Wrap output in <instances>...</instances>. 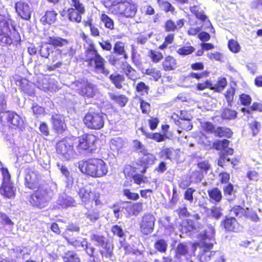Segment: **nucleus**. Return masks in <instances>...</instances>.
<instances>
[{"label": "nucleus", "instance_id": "1", "mask_svg": "<svg viewBox=\"0 0 262 262\" xmlns=\"http://www.w3.org/2000/svg\"><path fill=\"white\" fill-rule=\"evenodd\" d=\"M108 13L120 18L132 19L138 12V6L132 0H102Z\"/></svg>", "mask_w": 262, "mask_h": 262}, {"label": "nucleus", "instance_id": "2", "mask_svg": "<svg viewBox=\"0 0 262 262\" xmlns=\"http://www.w3.org/2000/svg\"><path fill=\"white\" fill-rule=\"evenodd\" d=\"M83 62L86 67L94 73L107 76L110 70L106 67V61L105 58L99 53L93 42L89 43L88 47L84 52Z\"/></svg>", "mask_w": 262, "mask_h": 262}, {"label": "nucleus", "instance_id": "3", "mask_svg": "<svg viewBox=\"0 0 262 262\" xmlns=\"http://www.w3.org/2000/svg\"><path fill=\"white\" fill-rule=\"evenodd\" d=\"M80 169L83 173L93 178L102 177L108 172L106 163L98 158H90L82 161Z\"/></svg>", "mask_w": 262, "mask_h": 262}, {"label": "nucleus", "instance_id": "4", "mask_svg": "<svg viewBox=\"0 0 262 262\" xmlns=\"http://www.w3.org/2000/svg\"><path fill=\"white\" fill-rule=\"evenodd\" d=\"M25 126V120L16 112L10 110L0 112V130L2 132L7 128L23 131Z\"/></svg>", "mask_w": 262, "mask_h": 262}, {"label": "nucleus", "instance_id": "5", "mask_svg": "<svg viewBox=\"0 0 262 262\" xmlns=\"http://www.w3.org/2000/svg\"><path fill=\"white\" fill-rule=\"evenodd\" d=\"M12 20L10 16L6 17L0 14V24H3L4 28H0V44L10 46L11 44L17 45L20 44L21 39L18 33H11L10 25Z\"/></svg>", "mask_w": 262, "mask_h": 262}, {"label": "nucleus", "instance_id": "6", "mask_svg": "<svg viewBox=\"0 0 262 262\" xmlns=\"http://www.w3.org/2000/svg\"><path fill=\"white\" fill-rule=\"evenodd\" d=\"M73 137H65L58 140L55 144L56 154L63 160H70L76 155Z\"/></svg>", "mask_w": 262, "mask_h": 262}, {"label": "nucleus", "instance_id": "7", "mask_svg": "<svg viewBox=\"0 0 262 262\" xmlns=\"http://www.w3.org/2000/svg\"><path fill=\"white\" fill-rule=\"evenodd\" d=\"M142 154L143 156L140 157L136 162L137 167L130 164L125 166L123 173L125 176H129L131 172H136L137 169L142 174H145L147 169L155 164L156 157L153 154L147 151Z\"/></svg>", "mask_w": 262, "mask_h": 262}, {"label": "nucleus", "instance_id": "8", "mask_svg": "<svg viewBox=\"0 0 262 262\" xmlns=\"http://www.w3.org/2000/svg\"><path fill=\"white\" fill-rule=\"evenodd\" d=\"M85 126L91 130H100L104 127L105 118L101 111L90 108L82 119Z\"/></svg>", "mask_w": 262, "mask_h": 262}, {"label": "nucleus", "instance_id": "9", "mask_svg": "<svg viewBox=\"0 0 262 262\" xmlns=\"http://www.w3.org/2000/svg\"><path fill=\"white\" fill-rule=\"evenodd\" d=\"M91 241L99 247V252L102 258H111L114 256V245L101 234L94 233L91 235Z\"/></svg>", "mask_w": 262, "mask_h": 262}, {"label": "nucleus", "instance_id": "10", "mask_svg": "<svg viewBox=\"0 0 262 262\" xmlns=\"http://www.w3.org/2000/svg\"><path fill=\"white\" fill-rule=\"evenodd\" d=\"M74 139L77 140L76 148L78 152H92L96 149V143L98 138L92 133H84Z\"/></svg>", "mask_w": 262, "mask_h": 262}, {"label": "nucleus", "instance_id": "11", "mask_svg": "<svg viewBox=\"0 0 262 262\" xmlns=\"http://www.w3.org/2000/svg\"><path fill=\"white\" fill-rule=\"evenodd\" d=\"M78 194L82 204L86 209L92 208L93 202L95 206L102 205L101 193L98 191H92L85 187H81L79 189Z\"/></svg>", "mask_w": 262, "mask_h": 262}, {"label": "nucleus", "instance_id": "12", "mask_svg": "<svg viewBox=\"0 0 262 262\" xmlns=\"http://www.w3.org/2000/svg\"><path fill=\"white\" fill-rule=\"evenodd\" d=\"M49 201V192L45 187H39L30 194L28 199L29 204L33 208L39 209L47 207Z\"/></svg>", "mask_w": 262, "mask_h": 262}, {"label": "nucleus", "instance_id": "13", "mask_svg": "<svg viewBox=\"0 0 262 262\" xmlns=\"http://www.w3.org/2000/svg\"><path fill=\"white\" fill-rule=\"evenodd\" d=\"M39 52L41 56L45 58H48L50 53H53L51 56V60L52 62L55 63V64L47 66V70L49 71H54L56 69L60 68L63 63L62 61V56L63 55L67 54L66 53L63 52L64 49L60 50L57 49L53 52L49 47H41Z\"/></svg>", "mask_w": 262, "mask_h": 262}, {"label": "nucleus", "instance_id": "14", "mask_svg": "<svg viewBox=\"0 0 262 262\" xmlns=\"http://www.w3.org/2000/svg\"><path fill=\"white\" fill-rule=\"evenodd\" d=\"M3 181L0 187V194L5 198L12 199L16 195V188L11 182V176L7 168L2 167Z\"/></svg>", "mask_w": 262, "mask_h": 262}, {"label": "nucleus", "instance_id": "15", "mask_svg": "<svg viewBox=\"0 0 262 262\" xmlns=\"http://www.w3.org/2000/svg\"><path fill=\"white\" fill-rule=\"evenodd\" d=\"M71 7L67 10V17L72 23H80L82 19V15L85 12L84 5L80 0H69Z\"/></svg>", "mask_w": 262, "mask_h": 262}, {"label": "nucleus", "instance_id": "16", "mask_svg": "<svg viewBox=\"0 0 262 262\" xmlns=\"http://www.w3.org/2000/svg\"><path fill=\"white\" fill-rule=\"evenodd\" d=\"M213 244L203 242L201 246L202 250L199 254L198 258L201 262H224L220 253L216 251H211L213 249Z\"/></svg>", "mask_w": 262, "mask_h": 262}, {"label": "nucleus", "instance_id": "17", "mask_svg": "<svg viewBox=\"0 0 262 262\" xmlns=\"http://www.w3.org/2000/svg\"><path fill=\"white\" fill-rule=\"evenodd\" d=\"M202 128L207 134H213L216 137L230 138L233 135L231 129L224 126L216 127L211 122L205 121L202 125Z\"/></svg>", "mask_w": 262, "mask_h": 262}, {"label": "nucleus", "instance_id": "18", "mask_svg": "<svg viewBox=\"0 0 262 262\" xmlns=\"http://www.w3.org/2000/svg\"><path fill=\"white\" fill-rule=\"evenodd\" d=\"M229 212L238 219L244 217L253 222H257L259 220L256 211H249L248 208L245 209L239 205H234L229 210Z\"/></svg>", "mask_w": 262, "mask_h": 262}, {"label": "nucleus", "instance_id": "19", "mask_svg": "<svg viewBox=\"0 0 262 262\" xmlns=\"http://www.w3.org/2000/svg\"><path fill=\"white\" fill-rule=\"evenodd\" d=\"M77 86L78 94L84 98H93L96 95V86L87 80L78 82Z\"/></svg>", "mask_w": 262, "mask_h": 262}, {"label": "nucleus", "instance_id": "20", "mask_svg": "<svg viewBox=\"0 0 262 262\" xmlns=\"http://www.w3.org/2000/svg\"><path fill=\"white\" fill-rule=\"evenodd\" d=\"M221 226L227 232L237 233L240 231L242 226L234 216L225 215L221 222Z\"/></svg>", "mask_w": 262, "mask_h": 262}, {"label": "nucleus", "instance_id": "21", "mask_svg": "<svg viewBox=\"0 0 262 262\" xmlns=\"http://www.w3.org/2000/svg\"><path fill=\"white\" fill-rule=\"evenodd\" d=\"M156 219L150 213L145 214L142 217L140 223V229L144 235H148L151 233L155 227Z\"/></svg>", "mask_w": 262, "mask_h": 262}, {"label": "nucleus", "instance_id": "22", "mask_svg": "<svg viewBox=\"0 0 262 262\" xmlns=\"http://www.w3.org/2000/svg\"><path fill=\"white\" fill-rule=\"evenodd\" d=\"M40 177L34 171L29 170L25 174L24 184L26 188L34 190L39 187H44L39 183Z\"/></svg>", "mask_w": 262, "mask_h": 262}, {"label": "nucleus", "instance_id": "23", "mask_svg": "<svg viewBox=\"0 0 262 262\" xmlns=\"http://www.w3.org/2000/svg\"><path fill=\"white\" fill-rule=\"evenodd\" d=\"M190 68L192 71H200L201 72H191L189 73L188 77L191 79H194L197 80H201L207 77L209 72L206 70L204 71V65L202 62H195L190 64Z\"/></svg>", "mask_w": 262, "mask_h": 262}, {"label": "nucleus", "instance_id": "24", "mask_svg": "<svg viewBox=\"0 0 262 262\" xmlns=\"http://www.w3.org/2000/svg\"><path fill=\"white\" fill-rule=\"evenodd\" d=\"M52 129L57 134H62L67 129V126L63 117L59 114L52 115L51 118Z\"/></svg>", "mask_w": 262, "mask_h": 262}, {"label": "nucleus", "instance_id": "25", "mask_svg": "<svg viewBox=\"0 0 262 262\" xmlns=\"http://www.w3.org/2000/svg\"><path fill=\"white\" fill-rule=\"evenodd\" d=\"M122 72L127 79L133 81V84L140 79V74L127 61L122 62L120 64Z\"/></svg>", "mask_w": 262, "mask_h": 262}, {"label": "nucleus", "instance_id": "26", "mask_svg": "<svg viewBox=\"0 0 262 262\" xmlns=\"http://www.w3.org/2000/svg\"><path fill=\"white\" fill-rule=\"evenodd\" d=\"M14 7L17 15L22 19H30L31 16V11L28 3L20 0L15 3Z\"/></svg>", "mask_w": 262, "mask_h": 262}, {"label": "nucleus", "instance_id": "27", "mask_svg": "<svg viewBox=\"0 0 262 262\" xmlns=\"http://www.w3.org/2000/svg\"><path fill=\"white\" fill-rule=\"evenodd\" d=\"M47 43L53 46L55 49L63 48L62 49H64V51H67L69 41L66 38L59 36H52L48 37Z\"/></svg>", "mask_w": 262, "mask_h": 262}, {"label": "nucleus", "instance_id": "28", "mask_svg": "<svg viewBox=\"0 0 262 262\" xmlns=\"http://www.w3.org/2000/svg\"><path fill=\"white\" fill-rule=\"evenodd\" d=\"M162 60L161 66L162 69L165 72L174 71L178 67L177 59L172 55L165 56Z\"/></svg>", "mask_w": 262, "mask_h": 262}, {"label": "nucleus", "instance_id": "29", "mask_svg": "<svg viewBox=\"0 0 262 262\" xmlns=\"http://www.w3.org/2000/svg\"><path fill=\"white\" fill-rule=\"evenodd\" d=\"M185 21L184 18L177 20L176 23L171 19H167L164 24V30L166 32L178 31L184 26Z\"/></svg>", "mask_w": 262, "mask_h": 262}, {"label": "nucleus", "instance_id": "30", "mask_svg": "<svg viewBox=\"0 0 262 262\" xmlns=\"http://www.w3.org/2000/svg\"><path fill=\"white\" fill-rule=\"evenodd\" d=\"M189 255V247L187 245L183 243H179L175 250L174 256L178 262H182V257H187Z\"/></svg>", "mask_w": 262, "mask_h": 262}, {"label": "nucleus", "instance_id": "31", "mask_svg": "<svg viewBox=\"0 0 262 262\" xmlns=\"http://www.w3.org/2000/svg\"><path fill=\"white\" fill-rule=\"evenodd\" d=\"M57 15V12L54 10H48L41 17L40 21L43 25H51L56 21Z\"/></svg>", "mask_w": 262, "mask_h": 262}, {"label": "nucleus", "instance_id": "32", "mask_svg": "<svg viewBox=\"0 0 262 262\" xmlns=\"http://www.w3.org/2000/svg\"><path fill=\"white\" fill-rule=\"evenodd\" d=\"M139 130L142 134L146 137V138L152 139L157 142H161L165 140L167 136L165 135L162 134L160 133H150L148 130L143 126L139 128Z\"/></svg>", "mask_w": 262, "mask_h": 262}, {"label": "nucleus", "instance_id": "33", "mask_svg": "<svg viewBox=\"0 0 262 262\" xmlns=\"http://www.w3.org/2000/svg\"><path fill=\"white\" fill-rule=\"evenodd\" d=\"M160 157L172 161L178 159L179 155L177 150L170 147L161 149L160 152Z\"/></svg>", "mask_w": 262, "mask_h": 262}, {"label": "nucleus", "instance_id": "34", "mask_svg": "<svg viewBox=\"0 0 262 262\" xmlns=\"http://www.w3.org/2000/svg\"><path fill=\"white\" fill-rule=\"evenodd\" d=\"M144 74L149 76V80L155 82L158 81L162 77V71L156 67L146 69Z\"/></svg>", "mask_w": 262, "mask_h": 262}, {"label": "nucleus", "instance_id": "35", "mask_svg": "<svg viewBox=\"0 0 262 262\" xmlns=\"http://www.w3.org/2000/svg\"><path fill=\"white\" fill-rule=\"evenodd\" d=\"M108 78L116 89H121L123 88V83L125 81L123 75L115 73L110 75Z\"/></svg>", "mask_w": 262, "mask_h": 262}, {"label": "nucleus", "instance_id": "36", "mask_svg": "<svg viewBox=\"0 0 262 262\" xmlns=\"http://www.w3.org/2000/svg\"><path fill=\"white\" fill-rule=\"evenodd\" d=\"M109 97L115 104L121 107H124L128 101V98L125 95H117L114 93H110Z\"/></svg>", "mask_w": 262, "mask_h": 262}, {"label": "nucleus", "instance_id": "37", "mask_svg": "<svg viewBox=\"0 0 262 262\" xmlns=\"http://www.w3.org/2000/svg\"><path fill=\"white\" fill-rule=\"evenodd\" d=\"M114 53L118 55L122 56L123 58L126 60L128 59V54L125 50V43L121 41H116L113 47Z\"/></svg>", "mask_w": 262, "mask_h": 262}, {"label": "nucleus", "instance_id": "38", "mask_svg": "<svg viewBox=\"0 0 262 262\" xmlns=\"http://www.w3.org/2000/svg\"><path fill=\"white\" fill-rule=\"evenodd\" d=\"M190 11L191 13L195 16L196 18L200 20L201 22L204 23L208 22L209 24H211L207 15L204 14V12L201 11L196 6L191 7L190 8Z\"/></svg>", "mask_w": 262, "mask_h": 262}, {"label": "nucleus", "instance_id": "39", "mask_svg": "<svg viewBox=\"0 0 262 262\" xmlns=\"http://www.w3.org/2000/svg\"><path fill=\"white\" fill-rule=\"evenodd\" d=\"M209 200L216 203H220L223 198L221 191L217 187H213L207 191Z\"/></svg>", "mask_w": 262, "mask_h": 262}, {"label": "nucleus", "instance_id": "40", "mask_svg": "<svg viewBox=\"0 0 262 262\" xmlns=\"http://www.w3.org/2000/svg\"><path fill=\"white\" fill-rule=\"evenodd\" d=\"M157 3L160 8L165 13L170 12L172 14L176 13L175 8L169 1L166 0H157Z\"/></svg>", "mask_w": 262, "mask_h": 262}, {"label": "nucleus", "instance_id": "41", "mask_svg": "<svg viewBox=\"0 0 262 262\" xmlns=\"http://www.w3.org/2000/svg\"><path fill=\"white\" fill-rule=\"evenodd\" d=\"M227 85V81L225 77H220L217 78L216 83L213 84L210 90H213L214 92L220 93L225 89Z\"/></svg>", "mask_w": 262, "mask_h": 262}, {"label": "nucleus", "instance_id": "42", "mask_svg": "<svg viewBox=\"0 0 262 262\" xmlns=\"http://www.w3.org/2000/svg\"><path fill=\"white\" fill-rule=\"evenodd\" d=\"M148 57L153 63H158L163 59L162 53L159 51L151 49L148 52Z\"/></svg>", "mask_w": 262, "mask_h": 262}, {"label": "nucleus", "instance_id": "43", "mask_svg": "<svg viewBox=\"0 0 262 262\" xmlns=\"http://www.w3.org/2000/svg\"><path fill=\"white\" fill-rule=\"evenodd\" d=\"M142 203H134L126 207L125 210L129 215H137L142 210Z\"/></svg>", "mask_w": 262, "mask_h": 262}, {"label": "nucleus", "instance_id": "44", "mask_svg": "<svg viewBox=\"0 0 262 262\" xmlns=\"http://www.w3.org/2000/svg\"><path fill=\"white\" fill-rule=\"evenodd\" d=\"M133 85L135 86V92L141 96L147 95L148 94L150 88L144 81H140L136 84Z\"/></svg>", "mask_w": 262, "mask_h": 262}, {"label": "nucleus", "instance_id": "45", "mask_svg": "<svg viewBox=\"0 0 262 262\" xmlns=\"http://www.w3.org/2000/svg\"><path fill=\"white\" fill-rule=\"evenodd\" d=\"M236 89L234 86H229L225 91L224 96L227 101L228 105L232 106L234 102V97L235 95Z\"/></svg>", "mask_w": 262, "mask_h": 262}, {"label": "nucleus", "instance_id": "46", "mask_svg": "<svg viewBox=\"0 0 262 262\" xmlns=\"http://www.w3.org/2000/svg\"><path fill=\"white\" fill-rule=\"evenodd\" d=\"M64 262H80L78 255L74 251H68L62 256Z\"/></svg>", "mask_w": 262, "mask_h": 262}, {"label": "nucleus", "instance_id": "47", "mask_svg": "<svg viewBox=\"0 0 262 262\" xmlns=\"http://www.w3.org/2000/svg\"><path fill=\"white\" fill-rule=\"evenodd\" d=\"M237 112L231 108L225 107L223 109L221 117L224 120H231L237 117Z\"/></svg>", "mask_w": 262, "mask_h": 262}, {"label": "nucleus", "instance_id": "48", "mask_svg": "<svg viewBox=\"0 0 262 262\" xmlns=\"http://www.w3.org/2000/svg\"><path fill=\"white\" fill-rule=\"evenodd\" d=\"M154 248L158 252L165 253L168 248V244L164 239L157 240L154 243Z\"/></svg>", "mask_w": 262, "mask_h": 262}, {"label": "nucleus", "instance_id": "49", "mask_svg": "<svg viewBox=\"0 0 262 262\" xmlns=\"http://www.w3.org/2000/svg\"><path fill=\"white\" fill-rule=\"evenodd\" d=\"M229 143L230 141L226 139H224L222 140H216L213 142L212 147L217 150H221L227 148Z\"/></svg>", "mask_w": 262, "mask_h": 262}, {"label": "nucleus", "instance_id": "50", "mask_svg": "<svg viewBox=\"0 0 262 262\" xmlns=\"http://www.w3.org/2000/svg\"><path fill=\"white\" fill-rule=\"evenodd\" d=\"M100 20L104 24L106 28L113 30L114 28L113 20L106 14L103 13L100 15Z\"/></svg>", "mask_w": 262, "mask_h": 262}, {"label": "nucleus", "instance_id": "51", "mask_svg": "<svg viewBox=\"0 0 262 262\" xmlns=\"http://www.w3.org/2000/svg\"><path fill=\"white\" fill-rule=\"evenodd\" d=\"M174 34L169 33L165 36L164 41L159 46V49L163 50L167 48L169 45L172 44L174 40Z\"/></svg>", "mask_w": 262, "mask_h": 262}, {"label": "nucleus", "instance_id": "52", "mask_svg": "<svg viewBox=\"0 0 262 262\" xmlns=\"http://www.w3.org/2000/svg\"><path fill=\"white\" fill-rule=\"evenodd\" d=\"M195 48L192 46H182L177 50V53L180 56H187L193 53Z\"/></svg>", "mask_w": 262, "mask_h": 262}, {"label": "nucleus", "instance_id": "53", "mask_svg": "<svg viewBox=\"0 0 262 262\" xmlns=\"http://www.w3.org/2000/svg\"><path fill=\"white\" fill-rule=\"evenodd\" d=\"M182 230L185 232H191L195 229V225L193 221L185 220L181 224Z\"/></svg>", "mask_w": 262, "mask_h": 262}, {"label": "nucleus", "instance_id": "54", "mask_svg": "<svg viewBox=\"0 0 262 262\" xmlns=\"http://www.w3.org/2000/svg\"><path fill=\"white\" fill-rule=\"evenodd\" d=\"M139 103L142 113L144 115H148L151 110L150 104L144 100L142 98H139Z\"/></svg>", "mask_w": 262, "mask_h": 262}, {"label": "nucleus", "instance_id": "55", "mask_svg": "<svg viewBox=\"0 0 262 262\" xmlns=\"http://www.w3.org/2000/svg\"><path fill=\"white\" fill-rule=\"evenodd\" d=\"M228 47L229 50L234 53H238L241 50V46L238 41L233 39H230L228 41Z\"/></svg>", "mask_w": 262, "mask_h": 262}, {"label": "nucleus", "instance_id": "56", "mask_svg": "<svg viewBox=\"0 0 262 262\" xmlns=\"http://www.w3.org/2000/svg\"><path fill=\"white\" fill-rule=\"evenodd\" d=\"M111 230L113 235L116 236L119 238H123L125 236L122 228L118 225L112 226Z\"/></svg>", "mask_w": 262, "mask_h": 262}, {"label": "nucleus", "instance_id": "57", "mask_svg": "<svg viewBox=\"0 0 262 262\" xmlns=\"http://www.w3.org/2000/svg\"><path fill=\"white\" fill-rule=\"evenodd\" d=\"M239 100L241 105L248 106L251 104L252 98L249 95L242 93L239 95Z\"/></svg>", "mask_w": 262, "mask_h": 262}, {"label": "nucleus", "instance_id": "58", "mask_svg": "<svg viewBox=\"0 0 262 262\" xmlns=\"http://www.w3.org/2000/svg\"><path fill=\"white\" fill-rule=\"evenodd\" d=\"M179 126L181 130L188 131L192 128V124L189 119H183L179 122Z\"/></svg>", "mask_w": 262, "mask_h": 262}, {"label": "nucleus", "instance_id": "59", "mask_svg": "<svg viewBox=\"0 0 262 262\" xmlns=\"http://www.w3.org/2000/svg\"><path fill=\"white\" fill-rule=\"evenodd\" d=\"M133 147L134 149L137 152L143 154L145 152L148 151L147 149H146L145 146L142 143V142L138 140H134Z\"/></svg>", "mask_w": 262, "mask_h": 262}, {"label": "nucleus", "instance_id": "60", "mask_svg": "<svg viewBox=\"0 0 262 262\" xmlns=\"http://www.w3.org/2000/svg\"><path fill=\"white\" fill-rule=\"evenodd\" d=\"M226 184L223 188L224 194L225 196H231L235 192L234 185L230 182Z\"/></svg>", "mask_w": 262, "mask_h": 262}, {"label": "nucleus", "instance_id": "61", "mask_svg": "<svg viewBox=\"0 0 262 262\" xmlns=\"http://www.w3.org/2000/svg\"><path fill=\"white\" fill-rule=\"evenodd\" d=\"M85 215L86 218L92 222L97 221L100 217L99 212L96 210H88V212L85 213Z\"/></svg>", "mask_w": 262, "mask_h": 262}, {"label": "nucleus", "instance_id": "62", "mask_svg": "<svg viewBox=\"0 0 262 262\" xmlns=\"http://www.w3.org/2000/svg\"><path fill=\"white\" fill-rule=\"evenodd\" d=\"M197 166L200 171L205 172L206 173L211 168V165L208 160L198 162L197 163Z\"/></svg>", "mask_w": 262, "mask_h": 262}, {"label": "nucleus", "instance_id": "63", "mask_svg": "<svg viewBox=\"0 0 262 262\" xmlns=\"http://www.w3.org/2000/svg\"><path fill=\"white\" fill-rule=\"evenodd\" d=\"M123 195L128 199L136 201L139 199L138 193L132 192L129 189H124L123 190Z\"/></svg>", "mask_w": 262, "mask_h": 262}, {"label": "nucleus", "instance_id": "64", "mask_svg": "<svg viewBox=\"0 0 262 262\" xmlns=\"http://www.w3.org/2000/svg\"><path fill=\"white\" fill-rule=\"evenodd\" d=\"M212 87V83L209 80H206L205 81L198 83L195 85V89L197 91H203L207 88L210 89Z\"/></svg>", "mask_w": 262, "mask_h": 262}]
</instances>
